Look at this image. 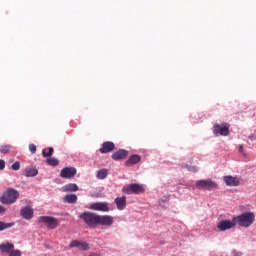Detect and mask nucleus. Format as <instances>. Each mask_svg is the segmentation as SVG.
<instances>
[{
  "instance_id": "obj_9",
  "label": "nucleus",
  "mask_w": 256,
  "mask_h": 256,
  "mask_svg": "<svg viewBox=\"0 0 256 256\" xmlns=\"http://www.w3.org/2000/svg\"><path fill=\"white\" fill-rule=\"evenodd\" d=\"M77 175V169L75 167H64L60 172L62 179H73Z\"/></svg>"
},
{
  "instance_id": "obj_20",
  "label": "nucleus",
  "mask_w": 256,
  "mask_h": 256,
  "mask_svg": "<svg viewBox=\"0 0 256 256\" xmlns=\"http://www.w3.org/2000/svg\"><path fill=\"white\" fill-rule=\"evenodd\" d=\"M37 175H39L37 168H27L25 170V177H37Z\"/></svg>"
},
{
  "instance_id": "obj_31",
  "label": "nucleus",
  "mask_w": 256,
  "mask_h": 256,
  "mask_svg": "<svg viewBox=\"0 0 256 256\" xmlns=\"http://www.w3.org/2000/svg\"><path fill=\"white\" fill-rule=\"evenodd\" d=\"M5 169V160L0 159V171H3Z\"/></svg>"
},
{
  "instance_id": "obj_19",
  "label": "nucleus",
  "mask_w": 256,
  "mask_h": 256,
  "mask_svg": "<svg viewBox=\"0 0 256 256\" xmlns=\"http://www.w3.org/2000/svg\"><path fill=\"white\" fill-rule=\"evenodd\" d=\"M64 203L74 204L77 203V195L76 194H67L63 197Z\"/></svg>"
},
{
  "instance_id": "obj_6",
  "label": "nucleus",
  "mask_w": 256,
  "mask_h": 256,
  "mask_svg": "<svg viewBox=\"0 0 256 256\" xmlns=\"http://www.w3.org/2000/svg\"><path fill=\"white\" fill-rule=\"evenodd\" d=\"M197 189H202L204 191H211V189H217V183L211 179L198 180L196 182Z\"/></svg>"
},
{
  "instance_id": "obj_10",
  "label": "nucleus",
  "mask_w": 256,
  "mask_h": 256,
  "mask_svg": "<svg viewBox=\"0 0 256 256\" xmlns=\"http://www.w3.org/2000/svg\"><path fill=\"white\" fill-rule=\"evenodd\" d=\"M90 209L107 213L109 211V204L107 202H95L90 205Z\"/></svg>"
},
{
  "instance_id": "obj_1",
  "label": "nucleus",
  "mask_w": 256,
  "mask_h": 256,
  "mask_svg": "<svg viewBox=\"0 0 256 256\" xmlns=\"http://www.w3.org/2000/svg\"><path fill=\"white\" fill-rule=\"evenodd\" d=\"M80 219H83L84 223L92 229H95L97 225H102L103 227L113 225V218L110 215L101 216L93 212H83L80 214Z\"/></svg>"
},
{
  "instance_id": "obj_3",
  "label": "nucleus",
  "mask_w": 256,
  "mask_h": 256,
  "mask_svg": "<svg viewBox=\"0 0 256 256\" xmlns=\"http://www.w3.org/2000/svg\"><path fill=\"white\" fill-rule=\"evenodd\" d=\"M19 199V191L13 188H8L3 195L0 197V202L3 205H13Z\"/></svg>"
},
{
  "instance_id": "obj_27",
  "label": "nucleus",
  "mask_w": 256,
  "mask_h": 256,
  "mask_svg": "<svg viewBox=\"0 0 256 256\" xmlns=\"http://www.w3.org/2000/svg\"><path fill=\"white\" fill-rule=\"evenodd\" d=\"M29 151L32 153V155H35V153H37V146H35V144H30Z\"/></svg>"
},
{
  "instance_id": "obj_11",
  "label": "nucleus",
  "mask_w": 256,
  "mask_h": 256,
  "mask_svg": "<svg viewBox=\"0 0 256 256\" xmlns=\"http://www.w3.org/2000/svg\"><path fill=\"white\" fill-rule=\"evenodd\" d=\"M224 183L227 185V187H239L240 180L237 176H224Z\"/></svg>"
},
{
  "instance_id": "obj_17",
  "label": "nucleus",
  "mask_w": 256,
  "mask_h": 256,
  "mask_svg": "<svg viewBox=\"0 0 256 256\" xmlns=\"http://www.w3.org/2000/svg\"><path fill=\"white\" fill-rule=\"evenodd\" d=\"M141 161V156L137 154L131 155L128 160L125 162L126 167H133V165H137Z\"/></svg>"
},
{
  "instance_id": "obj_16",
  "label": "nucleus",
  "mask_w": 256,
  "mask_h": 256,
  "mask_svg": "<svg viewBox=\"0 0 256 256\" xmlns=\"http://www.w3.org/2000/svg\"><path fill=\"white\" fill-rule=\"evenodd\" d=\"M20 214L23 219H26L27 221H29V219H33V209L31 208V206L21 208Z\"/></svg>"
},
{
  "instance_id": "obj_25",
  "label": "nucleus",
  "mask_w": 256,
  "mask_h": 256,
  "mask_svg": "<svg viewBox=\"0 0 256 256\" xmlns=\"http://www.w3.org/2000/svg\"><path fill=\"white\" fill-rule=\"evenodd\" d=\"M54 151L55 150L53 149V147H49L48 148V152H46L45 149L42 150V155H43V157L51 158V156L53 155Z\"/></svg>"
},
{
  "instance_id": "obj_34",
  "label": "nucleus",
  "mask_w": 256,
  "mask_h": 256,
  "mask_svg": "<svg viewBox=\"0 0 256 256\" xmlns=\"http://www.w3.org/2000/svg\"><path fill=\"white\" fill-rule=\"evenodd\" d=\"M250 141H255L256 137L255 136H249Z\"/></svg>"
},
{
  "instance_id": "obj_23",
  "label": "nucleus",
  "mask_w": 256,
  "mask_h": 256,
  "mask_svg": "<svg viewBox=\"0 0 256 256\" xmlns=\"http://www.w3.org/2000/svg\"><path fill=\"white\" fill-rule=\"evenodd\" d=\"M108 175L107 169H100L97 171V179H106Z\"/></svg>"
},
{
  "instance_id": "obj_33",
  "label": "nucleus",
  "mask_w": 256,
  "mask_h": 256,
  "mask_svg": "<svg viewBox=\"0 0 256 256\" xmlns=\"http://www.w3.org/2000/svg\"><path fill=\"white\" fill-rule=\"evenodd\" d=\"M239 153H243V145L239 146Z\"/></svg>"
},
{
  "instance_id": "obj_28",
  "label": "nucleus",
  "mask_w": 256,
  "mask_h": 256,
  "mask_svg": "<svg viewBox=\"0 0 256 256\" xmlns=\"http://www.w3.org/2000/svg\"><path fill=\"white\" fill-rule=\"evenodd\" d=\"M12 169H13V171H19V169H21V163H19V161H16V162L12 165Z\"/></svg>"
},
{
  "instance_id": "obj_32",
  "label": "nucleus",
  "mask_w": 256,
  "mask_h": 256,
  "mask_svg": "<svg viewBox=\"0 0 256 256\" xmlns=\"http://www.w3.org/2000/svg\"><path fill=\"white\" fill-rule=\"evenodd\" d=\"M5 211H7V209H5L3 206H0V215H3Z\"/></svg>"
},
{
  "instance_id": "obj_15",
  "label": "nucleus",
  "mask_w": 256,
  "mask_h": 256,
  "mask_svg": "<svg viewBox=\"0 0 256 256\" xmlns=\"http://www.w3.org/2000/svg\"><path fill=\"white\" fill-rule=\"evenodd\" d=\"M114 203L117 206L118 211H123V209L127 207V197L126 196L117 197L115 198Z\"/></svg>"
},
{
  "instance_id": "obj_21",
  "label": "nucleus",
  "mask_w": 256,
  "mask_h": 256,
  "mask_svg": "<svg viewBox=\"0 0 256 256\" xmlns=\"http://www.w3.org/2000/svg\"><path fill=\"white\" fill-rule=\"evenodd\" d=\"M64 191L66 192H75V191H79V186H77V184L75 183H70V184H66L64 186Z\"/></svg>"
},
{
  "instance_id": "obj_26",
  "label": "nucleus",
  "mask_w": 256,
  "mask_h": 256,
  "mask_svg": "<svg viewBox=\"0 0 256 256\" xmlns=\"http://www.w3.org/2000/svg\"><path fill=\"white\" fill-rule=\"evenodd\" d=\"M11 151V145H2L0 146V152L3 154H7Z\"/></svg>"
},
{
  "instance_id": "obj_30",
  "label": "nucleus",
  "mask_w": 256,
  "mask_h": 256,
  "mask_svg": "<svg viewBox=\"0 0 256 256\" xmlns=\"http://www.w3.org/2000/svg\"><path fill=\"white\" fill-rule=\"evenodd\" d=\"M9 256H21V252H20V250H12V252H10Z\"/></svg>"
},
{
  "instance_id": "obj_22",
  "label": "nucleus",
  "mask_w": 256,
  "mask_h": 256,
  "mask_svg": "<svg viewBox=\"0 0 256 256\" xmlns=\"http://www.w3.org/2000/svg\"><path fill=\"white\" fill-rule=\"evenodd\" d=\"M11 227H15V222H3L0 221V231H5V229H11Z\"/></svg>"
},
{
  "instance_id": "obj_2",
  "label": "nucleus",
  "mask_w": 256,
  "mask_h": 256,
  "mask_svg": "<svg viewBox=\"0 0 256 256\" xmlns=\"http://www.w3.org/2000/svg\"><path fill=\"white\" fill-rule=\"evenodd\" d=\"M235 225H239V227H251L253 223H255V214L253 212H245L241 215L234 216Z\"/></svg>"
},
{
  "instance_id": "obj_13",
  "label": "nucleus",
  "mask_w": 256,
  "mask_h": 256,
  "mask_svg": "<svg viewBox=\"0 0 256 256\" xmlns=\"http://www.w3.org/2000/svg\"><path fill=\"white\" fill-rule=\"evenodd\" d=\"M111 157L114 161H122L123 159H127V157H129V152L125 149H120L114 152Z\"/></svg>"
},
{
  "instance_id": "obj_18",
  "label": "nucleus",
  "mask_w": 256,
  "mask_h": 256,
  "mask_svg": "<svg viewBox=\"0 0 256 256\" xmlns=\"http://www.w3.org/2000/svg\"><path fill=\"white\" fill-rule=\"evenodd\" d=\"M13 249H15V245H13V243H9V242H5L0 244V251L2 253H9L13 251Z\"/></svg>"
},
{
  "instance_id": "obj_14",
  "label": "nucleus",
  "mask_w": 256,
  "mask_h": 256,
  "mask_svg": "<svg viewBox=\"0 0 256 256\" xmlns=\"http://www.w3.org/2000/svg\"><path fill=\"white\" fill-rule=\"evenodd\" d=\"M115 151V143L111 141H106L102 144V147L99 149V152L102 154L111 153Z\"/></svg>"
},
{
  "instance_id": "obj_4",
  "label": "nucleus",
  "mask_w": 256,
  "mask_h": 256,
  "mask_svg": "<svg viewBox=\"0 0 256 256\" xmlns=\"http://www.w3.org/2000/svg\"><path fill=\"white\" fill-rule=\"evenodd\" d=\"M122 193H125V195H141V193H145V188L141 184H130L123 187Z\"/></svg>"
},
{
  "instance_id": "obj_5",
  "label": "nucleus",
  "mask_w": 256,
  "mask_h": 256,
  "mask_svg": "<svg viewBox=\"0 0 256 256\" xmlns=\"http://www.w3.org/2000/svg\"><path fill=\"white\" fill-rule=\"evenodd\" d=\"M38 221L40 223H45L48 229H57V227H59V219L53 216H40Z\"/></svg>"
},
{
  "instance_id": "obj_24",
  "label": "nucleus",
  "mask_w": 256,
  "mask_h": 256,
  "mask_svg": "<svg viewBox=\"0 0 256 256\" xmlns=\"http://www.w3.org/2000/svg\"><path fill=\"white\" fill-rule=\"evenodd\" d=\"M47 165L50 167H57L59 165V160L57 158L50 157L46 160Z\"/></svg>"
},
{
  "instance_id": "obj_8",
  "label": "nucleus",
  "mask_w": 256,
  "mask_h": 256,
  "mask_svg": "<svg viewBox=\"0 0 256 256\" xmlns=\"http://www.w3.org/2000/svg\"><path fill=\"white\" fill-rule=\"evenodd\" d=\"M213 133L214 135H222L223 137L229 136V124H215Z\"/></svg>"
},
{
  "instance_id": "obj_12",
  "label": "nucleus",
  "mask_w": 256,
  "mask_h": 256,
  "mask_svg": "<svg viewBox=\"0 0 256 256\" xmlns=\"http://www.w3.org/2000/svg\"><path fill=\"white\" fill-rule=\"evenodd\" d=\"M69 247L70 249L77 247L80 251H89V244L85 241L72 240Z\"/></svg>"
},
{
  "instance_id": "obj_29",
  "label": "nucleus",
  "mask_w": 256,
  "mask_h": 256,
  "mask_svg": "<svg viewBox=\"0 0 256 256\" xmlns=\"http://www.w3.org/2000/svg\"><path fill=\"white\" fill-rule=\"evenodd\" d=\"M188 171H191L192 173H197L199 171V169L196 166H189L186 165Z\"/></svg>"
},
{
  "instance_id": "obj_7",
  "label": "nucleus",
  "mask_w": 256,
  "mask_h": 256,
  "mask_svg": "<svg viewBox=\"0 0 256 256\" xmlns=\"http://www.w3.org/2000/svg\"><path fill=\"white\" fill-rule=\"evenodd\" d=\"M235 226H236L235 218H232V220H229V219L221 220L216 225L218 231H229V229H233L235 228Z\"/></svg>"
}]
</instances>
